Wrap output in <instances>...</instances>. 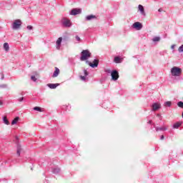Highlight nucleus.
<instances>
[{"label":"nucleus","instance_id":"obj_1","mask_svg":"<svg viewBox=\"0 0 183 183\" xmlns=\"http://www.w3.org/2000/svg\"><path fill=\"white\" fill-rule=\"evenodd\" d=\"M171 74L172 76H179L182 74V69L179 67L174 66L171 69Z\"/></svg>","mask_w":183,"mask_h":183},{"label":"nucleus","instance_id":"obj_2","mask_svg":"<svg viewBox=\"0 0 183 183\" xmlns=\"http://www.w3.org/2000/svg\"><path fill=\"white\" fill-rule=\"evenodd\" d=\"M89 58H91V52L89 50H83L81 51V56L80 57L81 61H86Z\"/></svg>","mask_w":183,"mask_h":183},{"label":"nucleus","instance_id":"obj_3","mask_svg":"<svg viewBox=\"0 0 183 183\" xmlns=\"http://www.w3.org/2000/svg\"><path fill=\"white\" fill-rule=\"evenodd\" d=\"M21 25H22V21L21 20H15L13 23V29H19V28H21Z\"/></svg>","mask_w":183,"mask_h":183},{"label":"nucleus","instance_id":"obj_4","mask_svg":"<svg viewBox=\"0 0 183 183\" xmlns=\"http://www.w3.org/2000/svg\"><path fill=\"white\" fill-rule=\"evenodd\" d=\"M86 64H89V66H91L92 68H97V66H98V64H99V60L94 59L93 61V63L89 62V61H86Z\"/></svg>","mask_w":183,"mask_h":183},{"label":"nucleus","instance_id":"obj_5","mask_svg":"<svg viewBox=\"0 0 183 183\" xmlns=\"http://www.w3.org/2000/svg\"><path fill=\"white\" fill-rule=\"evenodd\" d=\"M62 24L64 25V26H66L67 28H69V26H71V25H72V24L71 23V20L68 19H63L61 20Z\"/></svg>","mask_w":183,"mask_h":183},{"label":"nucleus","instance_id":"obj_6","mask_svg":"<svg viewBox=\"0 0 183 183\" xmlns=\"http://www.w3.org/2000/svg\"><path fill=\"white\" fill-rule=\"evenodd\" d=\"M133 28L137 29V31H141V29H142V24H141L139 21H137V22L134 23Z\"/></svg>","mask_w":183,"mask_h":183},{"label":"nucleus","instance_id":"obj_7","mask_svg":"<svg viewBox=\"0 0 183 183\" xmlns=\"http://www.w3.org/2000/svg\"><path fill=\"white\" fill-rule=\"evenodd\" d=\"M111 75L112 79H113V81H117L118 78H119V74L116 70L113 71Z\"/></svg>","mask_w":183,"mask_h":183},{"label":"nucleus","instance_id":"obj_8","mask_svg":"<svg viewBox=\"0 0 183 183\" xmlns=\"http://www.w3.org/2000/svg\"><path fill=\"white\" fill-rule=\"evenodd\" d=\"M82 12L81 9H73L70 13V15H79Z\"/></svg>","mask_w":183,"mask_h":183},{"label":"nucleus","instance_id":"obj_9","mask_svg":"<svg viewBox=\"0 0 183 183\" xmlns=\"http://www.w3.org/2000/svg\"><path fill=\"white\" fill-rule=\"evenodd\" d=\"M159 108H161V104H159L158 103L153 104V105H152L153 111H158V109H159Z\"/></svg>","mask_w":183,"mask_h":183},{"label":"nucleus","instance_id":"obj_10","mask_svg":"<svg viewBox=\"0 0 183 183\" xmlns=\"http://www.w3.org/2000/svg\"><path fill=\"white\" fill-rule=\"evenodd\" d=\"M114 62L115 64H121V62H122V61H124L123 58H121L119 56H116L114 57Z\"/></svg>","mask_w":183,"mask_h":183},{"label":"nucleus","instance_id":"obj_11","mask_svg":"<svg viewBox=\"0 0 183 183\" xmlns=\"http://www.w3.org/2000/svg\"><path fill=\"white\" fill-rule=\"evenodd\" d=\"M47 86L51 89H55L56 86H59V84H48Z\"/></svg>","mask_w":183,"mask_h":183},{"label":"nucleus","instance_id":"obj_12","mask_svg":"<svg viewBox=\"0 0 183 183\" xmlns=\"http://www.w3.org/2000/svg\"><path fill=\"white\" fill-rule=\"evenodd\" d=\"M59 72H60L59 69H58V67H55V71L53 74L52 77L56 78V76H58V75H59Z\"/></svg>","mask_w":183,"mask_h":183},{"label":"nucleus","instance_id":"obj_13","mask_svg":"<svg viewBox=\"0 0 183 183\" xmlns=\"http://www.w3.org/2000/svg\"><path fill=\"white\" fill-rule=\"evenodd\" d=\"M139 11H140L142 15H145V10L144 6L141 4L139 5Z\"/></svg>","mask_w":183,"mask_h":183},{"label":"nucleus","instance_id":"obj_14","mask_svg":"<svg viewBox=\"0 0 183 183\" xmlns=\"http://www.w3.org/2000/svg\"><path fill=\"white\" fill-rule=\"evenodd\" d=\"M181 125H182V122H177L173 125V128H174V129H178V128L181 127Z\"/></svg>","mask_w":183,"mask_h":183},{"label":"nucleus","instance_id":"obj_15","mask_svg":"<svg viewBox=\"0 0 183 183\" xmlns=\"http://www.w3.org/2000/svg\"><path fill=\"white\" fill-rule=\"evenodd\" d=\"M97 19V16L94 15H89L86 17V21H91V19Z\"/></svg>","mask_w":183,"mask_h":183},{"label":"nucleus","instance_id":"obj_16","mask_svg":"<svg viewBox=\"0 0 183 183\" xmlns=\"http://www.w3.org/2000/svg\"><path fill=\"white\" fill-rule=\"evenodd\" d=\"M61 42H62V37H59V38L57 39V41H56V42L57 46H61Z\"/></svg>","mask_w":183,"mask_h":183},{"label":"nucleus","instance_id":"obj_17","mask_svg":"<svg viewBox=\"0 0 183 183\" xmlns=\"http://www.w3.org/2000/svg\"><path fill=\"white\" fill-rule=\"evenodd\" d=\"M152 41H153V42H159L161 41V37L156 36V37L153 38Z\"/></svg>","mask_w":183,"mask_h":183},{"label":"nucleus","instance_id":"obj_18","mask_svg":"<svg viewBox=\"0 0 183 183\" xmlns=\"http://www.w3.org/2000/svg\"><path fill=\"white\" fill-rule=\"evenodd\" d=\"M4 48L8 52V51H9V44H8V43H4Z\"/></svg>","mask_w":183,"mask_h":183},{"label":"nucleus","instance_id":"obj_19","mask_svg":"<svg viewBox=\"0 0 183 183\" xmlns=\"http://www.w3.org/2000/svg\"><path fill=\"white\" fill-rule=\"evenodd\" d=\"M3 121H4V124H6V125H9V121L8 120V118L6 117V116H5L3 118Z\"/></svg>","mask_w":183,"mask_h":183},{"label":"nucleus","instance_id":"obj_20","mask_svg":"<svg viewBox=\"0 0 183 183\" xmlns=\"http://www.w3.org/2000/svg\"><path fill=\"white\" fill-rule=\"evenodd\" d=\"M19 121V117H16L12 122H11V125H15Z\"/></svg>","mask_w":183,"mask_h":183},{"label":"nucleus","instance_id":"obj_21","mask_svg":"<svg viewBox=\"0 0 183 183\" xmlns=\"http://www.w3.org/2000/svg\"><path fill=\"white\" fill-rule=\"evenodd\" d=\"M22 151V149L21 148L20 146H18L17 147V155L19 157L21 155V152Z\"/></svg>","mask_w":183,"mask_h":183},{"label":"nucleus","instance_id":"obj_22","mask_svg":"<svg viewBox=\"0 0 183 183\" xmlns=\"http://www.w3.org/2000/svg\"><path fill=\"white\" fill-rule=\"evenodd\" d=\"M177 106L179 107V108H183V102H179L177 103Z\"/></svg>","mask_w":183,"mask_h":183},{"label":"nucleus","instance_id":"obj_23","mask_svg":"<svg viewBox=\"0 0 183 183\" xmlns=\"http://www.w3.org/2000/svg\"><path fill=\"white\" fill-rule=\"evenodd\" d=\"M165 107H171L172 102H166L164 103Z\"/></svg>","mask_w":183,"mask_h":183},{"label":"nucleus","instance_id":"obj_24","mask_svg":"<svg viewBox=\"0 0 183 183\" xmlns=\"http://www.w3.org/2000/svg\"><path fill=\"white\" fill-rule=\"evenodd\" d=\"M165 129H164V128H163V127H157L156 128V130L157 131H165Z\"/></svg>","mask_w":183,"mask_h":183},{"label":"nucleus","instance_id":"obj_25","mask_svg":"<svg viewBox=\"0 0 183 183\" xmlns=\"http://www.w3.org/2000/svg\"><path fill=\"white\" fill-rule=\"evenodd\" d=\"M34 111H39V112H41V107H35L34 108Z\"/></svg>","mask_w":183,"mask_h":183},{"label":"nucleus","instance_id":"obj_26","mask_svg":"<svg viewBox=\"0 0 183 183\" xmlns=\"http://www.w3.org/2000/svg\"><path fill=\"white\" fill-rule=\"evenodd\" d=\"M31 81H34V82H36V77H35V76H31Z\"/></svg>","mask_w":183,"mask_h":183},{"label":"nucleus","instance_id":"obj_27","mask_svg":"<svg viewBox=\"0 0 183 183\" xmlns=\"http://www.w3.org/2000/svg\"><path fill=\"white\" fill-rule=\"evenodd\" d=\"M75 38H76V40L78 42H80L81 38H80L79 36H76Z\"/></svg>","mask_w":183,"mask_h":183},{"label":"nucleus","instance_id":"obj_28","mask_svg":"<svg viewBox=\"0 0 183 183\" xmlns=\"http://www.w3.org/2000/svg\"><path fill=\"white\" fill-rule=\"evenodd\" d=\"M179 52H183V45H182V46L179 48Z\"/></svg>","mask_w":183,"mask_h":183},{"label":"nucleus","instance_id":"obj_29","mask_svg":"<svg viewBox=\"0 0 183 183\" xmlns=\"http://www.w3.org/2000/svg\"><path fill=\"white\" fill-rule=\"evenodd\" d=\"M80 78L81 81H85L86 79L85 76H80Z\"/></svg>","mask_w":183,"mask_h":183},{"label":"nucleus","instance_id":"obj_30","mask_svg":"<svg viewBox=\"0 0 183 183\" xmlns=\"http://www.w3.org/2000/svg\"><path fill=\"white\" fill-rule=\"evenodd\" d=\"M34 27H32V26H27V29H29V31H31V29H33Z\"/></svg>","mask_w":183,"mask_h":183},{"label":"nucleus","instance_id":"obj_31","mask_svg":"<svg viewBox=\"0 0 183 183\" xmlns=\"http://www.w3.org/2000/svg\"><path fill=\"white\" fill-rule=\"evenodd\" d=\"M84 76H88V71L86 70H84Z\"/></svg>","mask_w":183,"mask_h":183},{"label":"nucleus","instance_id":"obj_32","mask_svg":"<svg viewBox=\"0 0 183 183\" xmlns=\"http://www.w3.org/2000/svg\"><path fill=\"white\" fill-rule=\"evenodd\" d=\"M0 88H6V84H2L0 86Z\"/></svg>","mask_w":183,"mask_h":183},{"label":"nucleus","instance_id":"obj_33","mask_svg":"<svg viewBox=\"0 0 183 183\" xmlns=\"http://www.w3.org/2000/svg\"><path fill=\"white\" fill-rule=\"evenodd\" d=\"M24 99V98H21V99H19V102H22V100Z\"/></svg>","mask_w":183,"mask_h":183},{"label":"nucleus","instance_id":"obj_34","mask_svg":"<svg viewBox=\"0 0 183 183\" xmlns=\"http://www.w3.org/2000/svg\"><path fill=\"white\" fill-rule=\"evenodd\" d=\"M161 139H164V135L161 136Z\"/></svg>","mask_w":183,"mask_h":183},{"label":"nucleus","instance_id":"obj_35","mask_svg":"<svg viewBox=\"0 0 183 183\" xmlns=\"http://www.w3.org/2000/svg\"><path fill=\"white\" fill-rule=\"evenodd\" d=\"M3 102H0V105H3Z\"/></svg>","mask_w":183,"mask_h":183},{"label":"nucleus","instance_id":"obj_36","mask_svg":"<svg viewBox=\"0 0 183 183\" xmlns=\"http://www.w3.org/2000/svg\"><path fill=\"white\" fill-rule=\"evenodd\" d=\"M152 121H149V124H152Z\"/></svg>","mask_w":183,"mask_h":183},{"label":"nucleus","instance_id":"obj_37","mask_svg":"<svg viewBox=\"0 0 183 183\" xmlns=\"http://www.w3.org/2000/svg\"><path fill=\"white\" fill-rule=\"evenodd\" d=\"M158 11H159V12H162V10H161V9H159V10H158Z\"/></svg>","mask_w":183,"mask_h":183}]
</instances>
